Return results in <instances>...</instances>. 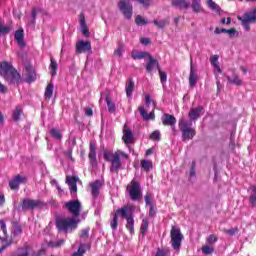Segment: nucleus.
Wrapping results in <instances>:
<instances>
[{
	"label": "nucleus",
	"instance_id": "nucleus-38",
	"mask_svg": "<svg viewBox=\"0 0 256 256\" xmlns=\"http://www.w3.org/2000/svg\"><path fill=\"white\" fill-rule=\"evenodd\" d=\"M149 56H151V54H149V52H138V53H135L133 52L132 53V59H145V57H147V59L149 58Z\"/></svg>",
	"mask_w": 256,
	"mask_h": 256
},
{
	"label": "nucleus",
	"instance_id": "nucleus-20",
	"mask_svg": "<svg viewBox=\"0 0 256 256\" xmlns=\"http://www.w3.org/2000/svg\"><path fill=\"white\" fill-rule=\"evenodd\" d=\"M14 39L18 43L19 47H25V32L23 31V28L16 30Z\"/></svg>",
	"mask_w": 256,
	"mask_h": 256
},
{
	"label": "nucleus",
	"instance_id": "nucleus-13",
	"mask_svg": "<svg viewBox=\"0 0 256 256\" xmlns=\"http://www.w3.org/2000/svg\"><path fill=\"white\" fill-rule=\"evenodd\" d=\"M204 114H205V108H203V106H198L196 108L190 109L188 113V117L190 121H197V119H199V117H201Z\"/></svg>",
	"mask_w": 256,
	"mask_h": 256
},
{
	"label": "nucleus",
	"instance_id": "nucleus-6",
	"mask_svg": "<svg viewBox=\"0 0 256 256\" xmlns=\"http://www.w3.org/2000/svg\"><path fill=\"white\" fill-rule=\"evenodd\" d=\"M170 243L175 251H180L181 243L183 242L184 236L181 233V229L177 226H172L170 230Z\"/></svg>",
	"mask_w": 256,
	"mask_h": 256
},
{
	"label": "nucleus",
	"instance_id": "nucleus-51",
	"mask_svg": "<svg viewBox=\"0 0 256 256\" xmlns=\"http://www.w3.org/2000/svg\"><path fill=\"white\" fill-rule=\"evenodd\" d=\"M217 241H218V238L214 234L209 235L206 238V242L208 243V245H213V244L217 243Z\"/></svg>",
	"mask_w": 256,
	"mask_h": 256
},
{
	"label": "nucleus",
	"instance_id": "nucleus-46",
	"mask_svg": "<svg viewBox=\"0 0 256 256\" xmlns=\"http://www.w3.org/2000/svg\"><path fill=\"white\" fill-rule=\"evenodd\" d=\"M155 256H171V251L169 249L158 248Z\"/></svg>",
	"mask_w": 256,
	"mask_h": 256
},
{
	"label": "nucleus",
	"instance_id": "nucleus-2",
	"mask_svg": "<svg viewBox=\"0 0 256 256\" xmlns=\"http://www.w3.org/2000/svg\"><path fill=\"white\" fill-rule=\"evenodd\" d=\"M0 75L8 85H19L20 83H23L21 74L10 62H0Z\"/></svg>",
	"mask_w": 256,
	"mask_h": 256
},
{
	"label": "nucleus",
	"instance_id": "nucleus-36",
	"mask_svg": "<svg viewBox=\"0 0 256 256\" xmlns=\"http://www.w3.org/2000/svg\"><path fill=\"white\" fill-rule=\"evenodd\" d=\"M148 229H149V220H147V218H144L140 226V233L142 237H145V233H147Z\"/></svg>",
	"mask_w": 256,
	"mask_h": 256
},
{
	"label": "nucleus",
	"instance_id": "nucleus-25",
	"mask_svg": "<svg viewBox=\"0 0 256 256\" xmlns=\"http://www.w3.org/2000/svg\"><path fill=\"white\" fill-rule=\"evenodd\" d=\"M138 111L140 112L141 117L144 119V121H150L155 119V112L147 113V110L143 106H140L138 108Z\"/></svg>",
	"mask_w": 256,
	"mask_h": 256
},
{
	"label": "nucleus",
	"instance_id": "nucleus-54",
	"mask_svg": "<svg viewBox=\"0 0 256 256\" xmlns=\"http://www.w3.org/2000/svg\"><path fill=\"white\" fill-rule=\"evenodd\" d=\"M9 187L12 191H17L19 189V184L17 183L15 178L9 182Z\"/></svg>",
	"mask_w": 256,
	"mask_h": 256
},
{
	"label": "nucleus",
	"instance_id": "nucleus-49",
	"mask_svg": "<svg viewBox=\"0 0 256 256\" xmlns=\"http://www.w3.org/2000/svg\"><path fill=\"white\" fill-rule=\"evenodd\" d=\"M135 23H136V25H147L149 22H147V20H145V18H143V16L138 15L135 18Z\"/></svg>",
	"mask_w": 256,
	"mask_h": 256
},
{
	"label": "nucleus",
	"instance_id": "nucleus-41",
	"mask_svg": "<svg viewBox=\"0 0 256 256\" xmlns=\"http://www.w3.org/2000/svg\"><path fill=\"white\" fill-rule=\"evenodd\" d=\"M153 23L156 27H159V29H163L166 25H169V18H165L161 21L154 20Z\"/></svg>",
	"mask_w": 256,
	"mask_h": 256
},
{
	"label": "nucleus",
	"instance_id": "nucleus-27",
	"mask_svg": "<svg viewBox=\"0 0 256 256\" xmlns=\"http://www.w3.org/2000/svg\"><path fill=\"white\" fill-rule=\"evenodd\" d=\"M226 79L228 83H233V85H236L237 87H241V85H243V80L239 78V75L235 72H233V78L226 76Z\"/></svg>",
	"mask_w": 256,
	"mask_h": 256
},
{
	"label": "nucleus",
	"instance_id": "nucleus-32",
	"mask_svg": "<svg viewBox=\"0 0 256 256\" xmlns=\"http://www.w3.org/2000/svg\"><path fill=\"white\" fill-rule=\"evenodd\" d=\"M54 89L55 85H53V82L48 83L45 89L44 97H46V99H51V97H53Z\"/></svg>",
	"mask_w": 256,
	"mask_h": 256
},
{
	"label": "nucleus",
	"instance_id": "nucleus-29",
	"mask_svg": "<svg viewBox=\"0 0 256 256\" xmlns=\"http://www.w3.org/2000/svg\"><path fill=\"white\" fill-rule=\"evenodd\" d=\"M49 69H50V75L52 77H55V75H57V69H59V64L57 63L56 60H54V58L50 59Z\"/></svg>",
	"mask_w": 256,
	"mask_h": 256
},
{
	"label": "nucleus",
	"instance_id": "nucleus-47",
	"mask_svg": "<svg viewBox=\"0 0 256 256\" xmlns=\"http://www.w3.org/2000/svg\"><path fill=\"white\" fill-rule=\"evenodd\" d=\"M215 251V248L213 246H202V253L204 255H211Z\"/></svg>",
	"mask_w": 256,
	"mask_h": 256
},
{
	"label": "nucleus",
	"instance_id": "nucleus-45",
	"mask_svg": "<svg viewBox=\"0 0 256 256\" xmlns=\"http://www.w3.org/2000/svg\"><path fill=\"white\" fill-rule=\"evenodd\" d=\"M87 247V245H85V244H81L80 245V247L78 248V251L77 252H74L73 254H72V256H83V255H85V253H86V248Z\"/></svg>",
	"mask_w": 256,
	"mask_h": 256
},
{
	"label": "nucleus",
	"instance_id": "nucleus-21",
	"mask_svg": "<svg viewBox=\"0 0 256 256\" xmlns=\"http://www.w3.org/2000/svg\"><path fill=\"white\" fill-rule=\"evenodd\" d=\"M177 123V119L175 116L171 114H164L162 116V124L166 127H174V125Z\"/></svg>",
	"mask_w": 256,
	"mask_h": 256
},
{
	"label": "nucleus",
	"instance_id": "nucleus-5",
	"mask_svg": "<svg viewBox=\"0 0 256 256\" xmlns=\"http://www.w3.org/2000/svg\"><path fill=\"white\" fill-rule=\"evenodd\" d=\"M126 190L132 201H139V199H143V189L141 188V183H139L137 179H133L127 185Z\"/></svg>",
	"mask_w": 256,
	"mask_h": 256
},
{
	"label": "nucleus",
	"instance_id": "nucleus-50",
	"mask_svg": "<svg viewBox=\"0 0 256 256\" xmlns=\"http://www.w3.org/2000/svg\"><path fill=\"white\" fill-rule=\"evenodd\" d=\"M223 233H226V235H230V237H233V235H236V233H239V228H232V229H223Z\"/></svg>",
	"mask_w": 256,
	"mask_h": 256
},
{
	"label": "nucleus",
	"instance_id": "nucleus-7",
	"mask_svg": "<svg viewBox=\"0 0 256 256\" xmlns=\"http://www.w3.org/2000/svg\"><path fill=\"white\" fill-rule=\"evenodd\" d=\"M124 210L125 215L122 217L126 219V229L129 231L130 235H135V214L129 205H125Z\"/></svg>",
	"mask_w": 256,
	"mask_h": 256
},
{
	"label": "nucleus",
	"instance_id": "nucleus-31",
	"mask_svg": "<svg viewBox=\"0 0 256 256\" xmlns=\"http://www.w3.org/2000/svg\"><path fill=\"white\" fill-rule=\"evenodd\" d=\"M22 234H23V228L21 227V225L16 224L11 233L12 241H13V239H17V237H19Z\"/></svg>",
	"mask_w": 256,
	"mask_h": 256
},
{
	"label": "nucleus",
	"instance_id": "nucleus-59",
	"mask_svg": "<svg viewBox=\"0 0 256 256\" xmlns=\"http://www.w3.org/2000/svg\"><path fill=\"white\" fill-rule=\"evenodd\" d=\"M81 29L84 37H90L91 33L89 32V27L82 26Z\"/></svg>",
	"mask_w": 256,
	"mask_h": 256
},
{
	"label": "nucleus",
	"instance_id": "nucleus-62",
	"mask_svg": "<svg viewBox=\"0 0 256 256\" xmlns=\"http://www.w3.org/2000/svg\"><path fill=\"white\" fill-rule=\"evenodd\" d=\"M149 207H150V209H149V216L150 217H155L157 215V211L155 210V206L151 205Z\"/></svg>",
	"mask_w": 256,
	"mask_h": 256
},
{
	"label": "nucleus",
	"instance_id": "nucleus-58",
	"mask_svg": "<svg viewBox=\"0 0 256 256\" xmlns=\"http://www.w3.org/2000/svg\"><path fill=\"white\" fill-rule=\"evenodd\" d=\"M123 53V45H119L118 48L114 51L116 57H121Z\"/></svg>",
	"mask_w": 256,
	"mask_h": 256
},
{
	"label": "nucleus",
	"instance_id": "nucleus-52",
	"mask_svg": "<svg viewBox=\"0 0 256 256\" xmlns=\"http://www.w3.org/2000/svg\"><path fill=\"white\" fill-rule=\"evenodd\" d=\"M152 199H153V195H151V193H146V195L144 196L145 204L148 207H151V205H153V202H151Z\"/></svg>",
	"mask_w": 256,
	"mask_h": 256
},
{
	"label": "nucleus",
	"instance_id": "nucleus-18",
	"mask_svg": "<svg viewBox=\"0 0 256 256\" xmlns=\"http://www.w3.org/2000/svg\"><path fill=\"white\" fill-rule=\"evenodd\" d=\"M101 187H103L101 180H95L94 182L90 183L91 195L94 199L99 197V191H101Z\"/></svg>",
	"mask_w": 256,
	"mask_h": 256
},
{
	"label": "nucleus",
	"instance_id": "nucleus-53",
	"mask_svg": "<svg viewBox=\"0 0 256 256\" xmlns=\"http://www.w3.org/2000/svg\"><path fill=\"white\" fill-rule=\"evenodd\" d=\"M159 73V77H160V81L161 83H167V73L163 72V70H161V68L158 70Z\"/></svg>",
	"mask_w": 256,
	"mask_h": 256
},
{
	"label": "nucleus",
	"instance_id": "nucleus-9",
	"mask_svg": "<svg viewBox=\"0 0 256 256\" xmlns=\"http://www.w3.org/2000/svg\"><path fill=\"white\" fill-rule=\"evenodd\" d=\"M43 205L41 200H34L30 198H24L20 201V207L22 211H33V209H37Z\"/></svg>",
	"mask_w": 256,
	"mask_h": 256
},
{
	"label": "nucleus",
	"instance_id": "nucleus-34",
	"mask_svg": "<svg viewBox=\"0 0 256 256\" xmlns=\"http://www.w3.org/2000/svg\"><path fill=\"white\" fill-rule=\"evenodd\" d=\"M210 63L219 73H221V67H219V55H213L210 57Z\"/></svg>",
	"mask_w": 256,
	"mask_h": 256
},
{
	"label": "nucleus",
	"instance_id": "nucleus-56",
	"mask_svg": "<svg viewBox=\"0 0 256 256\" xmlns=\"http://www.w3.org/2000/svg\"><path fill=\"white\" fill-rule=\"evenodd\" d=\"M14 180H16L19 185H21V183H27V178L25 176H21L20 174L16 175Z\"/></svg>",
	"mask_w": 256,
	"mask_h": 256
},
{
	"label": "nucleus",
	"instance_id": "nucleus-14",
	"mask_svg": "<svg viewBox=\"0 0 256 256\" xmlns=\"http://www.w3.org/2000/svg\"><path fill=\"white\" fill-rule=\"evenodd\" d=\"M123 216H125L124 206L122 208L117 209L114 213L113 219L110 223V227L111 229H113V231H115V229L119 227V217Z\"/></svg>",
	"mask_w": 256,
	"mask_h": 256
},
{
	"label": "nucleus",
	"instance_id": "nucleus-23",
	"mask_svg": "<svg viewBox=\"0 0 256 256\" xmlns=\"http://www.w3.org/2000/svg\"><path fill=\"white\" fill-rule=\"evenodd\" d=\"M122 140L125 145L133 143V132L127 126H124Z\"/></svg>",
	"mask_w": 256,
	"mask_h": 256
},
{
	"label": "nucleus",
	"instance_id": "nucleus-30",
	"mask_svg": "<svg viewBox=\"0 0 256 256\" xmlns=\"http://www.w3.org/2000/svg\"><path fill=\"white\" fill-rule=\"evenodd\" d=\"M242 19L244 21H247L248 23H255L256 22V7L253 8L252 14L245 13L244 17Z\"/></svg>",
	"mask_w": 256,
	"mask_h": 256
},
{
	"label": "nucleus",
	"instance_id": "nucleus-1",
	"mask_svg": "<svg viewBox=\"0 0 256 256\" xmlns=\"http://www.w3.org/2000/svg\"><path fill=\"white\" fill-rule=\"evenodd\" d=\"M103 155L104 160H106L107 163H111L110 173L116 175L119 174V171H121L123 167V161H121V158L129 160V154L122 150L104 151Z\"/></svg>",
	"mask_w": 256,
	"mask_h": 256
},
{
	"label": "nucleus",
	"instance_id": "nucleus-33",
	"mask_svg": "<svg viewBox=\"0 0 256 256\" xmlns=\"http://www.w3.org/2000/svg\"><path fill=\"white\" fill-rule=\"evenodd\" d=\"M140 165L142 169L146 172H149L151 171V169H153V162H151L150 160L142 159Z\"/></svg>",
	"mask_w": 256,
	"mask_h": 256
},
{
	"label": "nucleus",
	"instance_id": "nucleus-8",
	"mask_svg": "<svg viewBox=\"0 0 256 256\" xmlns=\"http://www.w3.org/2000/svg\"><path fill=\"white\" fill-rule=\"evenodd\" d=\"M65 209L73 215V217H79L82 211L81 201L79 199L69 200L68 202L64 203Z\"/></svg>",
	"mask_w": 256,
	"mask_h": 256
},
{
	"label": "nucleus",
	"instance_id": "nucleus-60",
	"mask_svg": "<svg viewBox=\"0 0 256 256\" xmlns=\"http://www.w3.org/2000/svg\"><path fill=\"white\" fill-rule=\"evenodd\" d=\"M80 237L82 239H87L89 237V229H83L80 232Z\"/></svg>",
	"mask_w": 256,
	"mask_h": 256
},
{
	"label": "nucleus",
	"instance_id": "nucleus-22",
	"mask_svg": "<svg viewBox=\"0 0 256 256\" xmlns=\"http://www.w3.org/2000/svg\"><path fill=\"white\" fill-rule=\"evenodd\" d=\"M21 117H25L23 107H21L20 105H16L12 113V119L15 123H19V121H21Z\"/></svg>",
	"mask_w": 256,
	"mask_h": 256
},
{
	"label": "nucleus",
	"instance_id": "nucleus-28",
	"mask_svg": "<svg viewBox=\"0 0 256 256\" xmlns=\"http://www.w3.org/2000/svg\"><path fill=\"white\" fill-rule=\"evenodd\" d=\"M197 81H199V77L195 74V69L193 66L190 67V75H189V84L190 87H195L197 84Z\"/></svg>",
	"mask_w": 256,
	"mask_h": 256
},
{
	"label": "nucleus",
	"instance_id": "nucleus-11",
	"mask_svg": "<svg viewBox=\"0 0 256 256\" xmlns=\"http://www.w3.org/2000/svg\"><path fill=\"white\" fill-rule=\"evenodd\" d=\"M0 228L4 235V237L0 236V241H1V243H6L5 245H2L0 247V249H1V251H5L7 249V247H11V245H13V239L9 240L7 238V224L5 223V220H0Z\"/></svg>",
	"mask_w": 256,
	"mask_h": 256
},
{
	"label": "nucleus",
	"instance_id": "nucleus-4",
	"mask_svg": "<svg viewBox=\"0 0 256 256\" xmlns=\"http://www.w3.org/2000/svg\"><path fill=\"white\" fill-rule=\"evenodd\" d=\"M178 127L182 131V141H191L197 135L195 128L191 127V123L189 124L184 118L179 120Z\"/></svg>",
	"mask_w": 256,
	"mask_h": 256
},
{
	"label": "nucleus",
	"instance_id": "nucleus-35",
	"mask_svg": "<svg viewBox=\"0 0 256 256\" xmlns=\"http://www.w3.org/2000/svg\"><path fill=\"white\" fill-rule=\"evenodd\" d=\"M50 135L51 137H53V139H56L57 141H61V139H63V133H61V131L56 128H52L50 130Z\"/></svg>",
	"mask_w": 256,
	"mask_h": 256
},
{
	"label": "nucleus",
	"instance_id": "nucleus-55",
	"mask_svg": "<svg viewBox=\"0 0 256 256\" xmlns=\"http://www.w3.org/2000/svg\"><path fill=\"white\" fill-rule=\"evenodd\" d=\"M238 19L239 21H242V25L246 31H251V26H250L251 22H248L247 20H243L242 17H238Z\"/></svg>",
	"mask_w": 256,
	"mask_h": 256
},
{
	"label": "nucleus",
	"instance_id": "nucleus-19",
	"mask_svg": "<svg viewBox=\"0 0 256 256\" xmlns=\"http://www.w3.org/2000/svg\"><path fill=\"white\" fill-rule=\"evenodd\" d=\"M160 69L161 66L159 65V61L157 59L153 58V56H148V62L146 64V71L147 73H153V69Z\"/></svg>",
	"mask_w": 256,
	"mask_h": 256
},
{
	"label": "nucleus",
	"instance_id": "nucleus-61",
	"mask_svg": "<svg viewBox=\"0 0 256 256\" xmlns=\"http://www.w3.org/2000/svg\"><path fill=\"white\" fill-rule=\"evenodd\" d=\"M87 26V20L85 19V15L80 14V27H86Z\"/></svg>",
	"mask_w": 256,
	"mask_h": 256
},
{
	"label": "nucleus",
	"instance_id": "nucleus-57",
	"mask_svg": "<svg viewBox=\"0 0 256 256\" xmlns=\"http://www.w3.org/2000/svg\"><path fill=\"white\" fill-rule=\"evenodd\" d=\"M63 243H65V240L60 239L58 242H50L49 245L51 247H61V245H63Z\"/></svg>",
	"mask_w": 256,
	"mask_h": 256
},
{
	"label": "nucleus",
	"instance_id": "nucleus-26",
	"mask_svg": "<svg viewBox=\"0 0 256 256\" xmlns=\"http://www.w3.org/2000/svg\"><path fill=\"white\" fill-rule=\"evenodd\" d=\"M133 91H135V81L130 77L126 82V96L131 97L133 95Z\"/></svg>",
	"mask_w": 256,
	"mask_h": 256
},
{
	"label": "nucleus",
	"instance_id": "nucleus-44",
	"mask_svg": "<svg viewBox=\"0 0 256 256\" xmlns=\"http://www.w3.org/2000/svg\"><path fill=\"white\" fill-rule=\"evenodd\" d=\"M207 4L212 9V11H216V13H219L221 11V7L217 5V3L213 2V0H207Z\"/></svg>",
	"mask_w": 256,
	"mask_h": 256
},
{
	"label": "nucleus",
	"instance_id": "nucleus-24",
	"mask_svg": "<svg viewBox=\"0 0 256 256\" xmlns=\"http://www.w3.org/2000/svg\"><path fill=\"white\" fill-rule=\"evenodd\" d=\"M172 7H179V9H189L191 7V2L187 0H171Z\"/></svg>",
	"mask_w": 256,
	"mask_h": 256
},
{
	"label": "nucleus",
	"instance_id": "nucleus-40",
	"mask_svg": "<svg viewBox=\"0 0 256 256\" xmlns=\"http://www.w3.org/2000/svg\"><path fill=\"white\" fill-rule=\"evenodd\" d=\"M192 10L194 13H201V0H192Z\"/></svg>",
	"mask_w": 256,
	"mask_h": 256
},
{
	"label": "nucleus",
	"instance_id": "nucleus-10",
	"mask_svg": "<svg viewBox=\"0 0 256 256\" xmlns=\"http://www.w3.org/2000/svg\"><path fill=\"white\" fill-rule=\"evenodd\" d=\"M119 11L122 12L125 19H131L133 17V5L129 3L127 0H120L118 2Z\"/></svg>",
	"mask_w": 256,
	"mask_h": 256
},
{
	"label": "nucleus",
	"instance_id": "nucleus-12",
	"mask_svg": "<svg viewBox=\"0 0 256 256\" xmlns=\"http://www.w3.org/2000/svg\"><path fill=\"white\" fill-rule=\"evenodd\" d=\"M88 159L91 167L95 169L99 163L97 162V145H95V142L89 143V153H88Z\"/></svg>",
	"mask_w": 256,
	"mask_h": 256
},
{
	"label": "nucleus",
	"instance_id": "nucleus-17",
	"mask_svg": "<svg viewBox=\"0 0 256 256\" xmlns=\"http://www.w3.org/2000/svg\"><path fill=\"white\" fill-rule=\"evenodd\" d=\"M78 181H79V177H77V176H67L66 177V183L69 186L70 193L72 195H75V193H77Z\"/></svg>",
	"mask_w": 256,
	"mask_h": 256
},
{
	"label": "nucleus",
	"instance_id": "nucleus-15",
	"mask_svg": "<svg viewBox=\"0 0 256 256\" xmlns=\"http://www.w3.org/2000/svg\"><path fill=\"white\" fill-rule=\"evenodd\" d=\"M26 83H34L37 80V73L31 64L25 66Z\"/></svg>",
	"mask_w": 256,
	"mask_h": 256
},
{
	"label": "nucleus",
	"instance_id": "nucleus-63",
	"mask_svg": "<svg viewBox=\"0 0 256 256\" xmlns=\"http://www.w3.org/2000/svg\"><path fill=\"white\" fill-rule=\"evenodd\" d=\"M195 167H196V162L193 161L191 164V168H190V177H194L195 175Z\"/></svg>",
	"mask_w": 256,
	"mask_h": 256
},
{
	"label": "nucleus",
	"instance_id": "nucleus-42",
	"mask_svg": "<svg viewBox=\"0 0 256 256\" xmlns=\"http://www.w3.org/2000/svg\"><path fill=\"white\" fill-rule=\"evenodd\" d=\"M132 1H137V3H139V5H141L142 7H144V9H149V7L153 5V0H132Z\"/></svg>",
	"mask_w": 256,
	"mask_h": 256
},
{
	"label": "nucleus",
	"instance_id": "nucleus-43",
	"mask_svg": "<svg viewBox=\"0 0 256 256\" xmlns=\"http://www.w3.org/2000/svg\"><path fill=\"white\" fill-rule=\"evenodd\" d=\"M149 139H151V141H161V132L159 130L153 131L150 134Z\"/></svg>",
	"mask_w": 256,
	"mask_h": 256
},
{
	"label": "nucleus",
	"instance_id": "nucleus-16",
	"mask_svg": "<svg viewBox=\"0 0 256 256\" xmlns=\"http://www.w3.org/2000/svg\"><path fill=\"white\" fill-rule=\"evenodd\" d=\"M85 51L91 53V42L81 40L76 44V53L81 55V53H85Z\"/></svg>",
	"mask_w": 256,
	"mask_h": 256
},
{
	"label": "nucleus",
	"instance_id": "nucleus-64",
	"mask_svg": "<svg viewBox=\"0 0 256 256\" xmlns=\"http://www.w3.org/2000/svg\"><path fill=\"white\" fill-rule=\"evenodd\" d=\"M86 117H93V109L92 108H84Z\"/></svg>",
	"mask_w": 256,
	"mask_h": 256
},
{
	"label": "nucleus",
	"instance_id": "nucleus-48",
	"mask_svg": "<svg viewBox=\"0 0 256 256\" xmlns=\"http://www.w3.org/2000/svg\"><path fill=\"white\" fill-rule=\"evenodd\" d=\"M11 33V26L0 25V35H7Z\"/></svg>",
	"mask_w": 256,
	"mask_h": 256
},
{
	"label": "nucleus",
	"instance_id": "nucleus-3",
	"mask_svg": "<svg viewBox=\"0 0 256 256\" xmlns=\"http://www.w3.org/2000/svg\"><path fill=\"white\" fill-rule=\"evenodd\" d=\"M77 225H79V219H76L75 217L56 219V228L59 233H71L77 229Z\"/></svg>",
	"mask_w": 256,
	"mask_h": 256
},
{
	"label": "nucleus",
	"instance_id": "nucleus-37",
	"mask_svg": "<svg viewBox=\"0 0 256 256\" xmlns=\"http://www.w3.org/2000/svg\"><path fill=\"white\" fill-rule=\"evenodd\" d=\"M16 256H29V246L18 247Z\"/></svg>",
	"mask_w": 256,
	"mask_h": 256
},
{
	"label": "nucleus",
	"instance_id": "nucleus-39",
	"mask_svg": "<svg viewBox=\"0 0 256 256\" xmlns=\"http://www.w3.org/2000/svg\"><path fill=\"white\" fill-rule=\"evenodd\" d=\"M106 103L109 113H115L117 108L115 107V103L109 99V94L106 95Z\"/></svg>",
	"mask_w": 256,
	"mask_h": 256
}]
</instances>
